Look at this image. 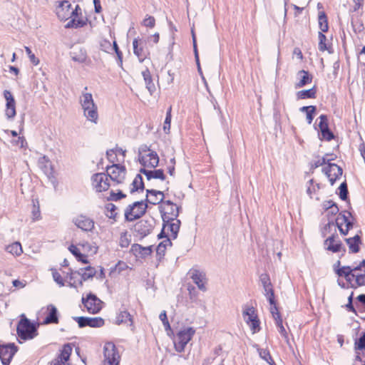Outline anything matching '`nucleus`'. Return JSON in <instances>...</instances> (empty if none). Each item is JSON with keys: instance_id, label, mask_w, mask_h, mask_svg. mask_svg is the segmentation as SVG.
Segmentation results:
<instances>
[{"instance_id": "obj_11", "label": "nucleus", "mask_w": 365, "mask_h": 365, "mask_svg": "<svg viewBox=\"0 0 365 365\" xmlns=\"http://www.w3.org/2000/svg\"><path fill=\"white\" fill-rule=\"evenodd\" d=\"M163 222H169L170 220H175L179 215V207L170 200L163 202L162 206Z\"/></svg>"}, {"instance_id": "obj_5", "label": "nucleus", "mask_w": 365, "mask_h": 365, "mask_svg": "<svg viewBox=\"0 0 365 365\" xmlns=\"http://www.w3.org/2000/svg\"><path fill=\"white\" fill-rule=\"evenodd\" d=\"M17 326V334L23 340L31 339L36 336V327L24 315Z\"/></svg>"}, {"instance_id": "obj_24", "label": "nucleus", "mask_w": 365, "mask_h": 365, "mask_svg": "<svg viewBox=\"0 0 365 365\" xmlns=\"http://www.w3.org/2000/svg\"><path fill=\"white\" fill-rule=\"evenodd\" d=\"M297 78L298 81L295 83L296 88L304 87L312 81V76L305 70L298 71L297 73Z\"/></svg>"}, {"instance_id": "obj_15", "label": "nucleus", "mask_w": 365, "mask_h": 365, "mask_svg": "<svg viewBox=\"0 0 365 365\" xmlns=\"http://www.w3.org/2000/svg\"><path fill=\"white\" fill-rule=\"evenodd\" d=\"M17 351L14 344L0 345V359L4 365H9L14 355Z\"/></svg>"}, {"instance_id": "obj_60", "label": "nucleus", "mask_w": 365, "mask_h": 365, "mask_svg": "<svg viewBox=\"0 0 365 365\" xmlns=\"http://www.w3.org/2000/svg\"><path fill=\"white\" fill-rule=\"evenodd\" d=\"M316 111V106H311V108L308 112L306 113L307 114V121L309 124H311L312 123V120L314 119V114Z\"/></svg>"}, {"instance_id": "obj_61", "label": "nucleus", "mask_w": 365, "mask_h": 365, "mask_svg": "<svg viewBox=\"0 0 365 365\" xmlns=\"http://www.w3.org/2000/svg\"><path fill=\"white\" fill-rule=\"evenodd\" d=\"M259 279L262 284V287H267L268 285H270V284H272L269 277L267 274H262L259 277Z\"/></svg>"}, {"instance_id": "obj_22", "label": "nucleus", "mask_w": 365, "mask_h": 365, "mask_svg": "<svg viewBox=\"0 0 365 365\" xmlns=\"http://www.w3.org/2000/svg\"><path fill=\"white\" fill-rule=\"evenodd\" d=\"M180 221L175 218V220H170L169 222H164L163 229L161 233L158 235L159 238L163 237V235L165 230L170 232V237L175 239L180 230Z\"/></svg>"}, {"instance_id": "obj_46", "label": "nucleus", "mask_w": 365, "mask_h": 365, "mask_svg": "<svg viewBox=\"0 0 365 365\" xmlns=\"http://www.w3.org/2000/svg\"><path fill=\"white\" fill-rule=\"evenodd\" d=\"M86 24V22L81 19H76L75 18L70 20L66 25V28H79Z\"/></svg>"}, {"instance_id": "obj_33", "label": "nucleus", "mask_w": 365, "mask_h": 365, "mask_svg": "<svg viewBox=\"0 0 365 365\" xmlns=\"http://www.w3.org/2000/svg\"><path fill=\"white\" fill-rule=\"evenodd\" d=\"M142 76L145 81L146 88H148L150 94H152L155 90V86L153 82L150 71L148 68H145L144 71H142Z\"/></svg>"}, {"instance_id": "obj_58", "label": "nucleus", "mask_w": 365, "mask_h": 365, "mask_svg": "<svg viewBox=\"0 0 365 365\" xmlns=\"http://www.w3.org/2000/svg\"><path fill=\"white\" fill-rule=\"evenodd\" d=\"M124 197H125V195L119 190L118 192H111L109 198L111 200L117 201Z\"/></svg>"}, {"instance_id": "obj_64", "label": "nucleus", "mask_w": 365, "mask_h": 365, "mask_svg": "<svg viewBox=\"0 0 365 365\" xmlns=\"http://www.w3.org/2000/svg\"><path fill=\"white\" fill-rule=\"evenodd\" d=\"M309 182L311 184V185L308 187L307 192L310 196V197H312V194L316 192L317 189H319V187L318 185L316 186L312 185L313 180H310Z\"/></svg>"}, {"instance_id": "obj_45", "label": "nucleus", "mask_w": 365, "mask_h": 365, "mask_svg": "<svg viewBox=\"0 0 365 365\" xmlns=\"http://www.w3.org/2000/svg\"><path fill=\"white\" fill-rule=\"evenodd\" d=\"M100 47L104 52L110 53L113 49V43H111L110 41L107 39H102L100 41Z\"/></svg>"}, {"instance_id": "obj_40", "label": "nucleus", "mask_w": 365, "mask_h": 365, "mask_svg": "<svg viewBox=\"0 0 365 365\" xmlns=\"http://www.w3.org/2000/svg\"><path fill=\"white\" fill-rule=\"evenodd\" d=\"M6 250L13 255L19 256L23 250L19 242H16L6 247Z\"/></svg>"}, {"instance_id": "obj_37", "label": "nucleus", "mask_w": 365, "mask_h": 365, "mask_svg": "<svg viewBox=\"0 0 365 365\" xmlns=\"http://www.w3.org/2000/svg\"><path fill=\"white\" fill-rule=\"evenodd\" d=\"M171 245L172 242L170 241V238L167 237L165 240L159 243V245L157 246V255L159 256L160 258L163 257L165 255L167 247Z\"/></svg>"}, {"instance_id": "obj_50", "label": "nucleus", "mask_w": 365, "mask_h": 365, "mask_svg": "<svg viewBox=\"0 0 365 365\" xmlns=\"http://www.w3.org/2000/svg\"><path fill=\"white\" fill-rule=\"evenodd\" d=\"M339 197L341 200H345L347 199L348 189L347 185L345 182H342L339 187Z\"/></svg>"}, {"instance_id": "obj_18", "label": "nucleus", "mask_w": 365, "mask_h": 365, "mask_svg": "<svg viewBox=\"0 0 365 365\" xmlns=\"http://www.w3.org/2000/svg\"><path fill=\"white\" fill-rule=\"evenodd\" d=\"M319 128L321 132V139L330 141L334 138L333 133L329 130L328 125V118L326 115H321L319 117Z\"/></svg>"}, {"instance_id": "obj_20", "label": "nucleus", "mask_w": 365, "mask_h": 365, "mask_svg": "<svg viewBox=\"0 0 365 365\" xmlns=\"http://www.w3.org/2000/svg\"><path fill=\"white\" fill-rule=\"evenodd\" d=\"M73 222L83 231H91L94 227V222L86 215H78L73 219Z\"/></svg>"}, {"instance_id": "obj_28", "label": "nucleus", "mask_w": 365, "mask_h": 365, "mask_svg": "<svg viewBox=\"0 0 365 365\" xmlns=\"http://www.w3.org/2000/svg\"><path fill=\"white\" fill-rule=\"evenodd\" d=\"M140 173L144 174L148 180L151 179H160L164 180L165 179V175L162 169L150 170L145 168H141Z\"/></svg>"}, {"instance_id": "obj_51", "label": "nucleus", "mask_w": 365, "mask_h": 365, "mask_svg": "<svg viewBox=\"0 0 365 365\" xmlns=\"http://www.w3.org/2000/svg\"><path fill=\"white\" fill-rule=\"evenodd\" d=\"M78 245L82 248L83 252H91L92 253L97 252V247L91 245L88 242L79 243Z\"/></svg>"}, {"instance_id": "obj_8", "label": "nucleus", "mask_w": 365, "mask_h": 365, "mask_svg": "<svg viewBox=\"0 0 365 365\" xmlns=\"http://www.w3.org/2000/svg\"><path fill=\"white\" fill-rule=\"evenodd\" d=\"M147 204L143 201L135 202L125 210V217L128 221H133L143 216L146 211Z\"/></svg>"}, {"instance_id": "obj_7", "label": "nucleus", "mask_w": 365, "mask_h": 365, "mask_svg": "<svg viewBox=\"0 0 365 365\" xmlns=\"http://www.w3.org/2000/svg\"><path fill=\"white\" fill-rule=\"evenodd\" d=\"M78 11H81L78 5L73 9L68 1H63L56 7V14L60 20L66 21L73 16H77Z\"/></svg>"}, {"instance_id": "obj_31", "label": "nucleus", "mask_w": 365, "mask_h": 365, "mask_svg": "<svg viewBox=\"0 0 365 365\" xmlns=\"http://www.w3.org/2000/svg\"><path fill=\"white\" fill-rule=\"evenodd\" d=\"M345 241L351 252L356 253L359 251V245L361 243L359 235H356L353 237L346 238Z\"/></svg>"}, {"instance_id": "obj_16", "label": "nucleus", "mask_w": 365, "mask_h": 365, "mask_svg": "<svg viewBox=\"0 0 365 365\" xmlns=\"http://www.w3.org/2000/svg\"><path fill=\"white\" fill-rule=\"evenodd\" d=\"M353 269H356L354 271L355 275V282L351 284L352 288L357 287L365 286V259L362 260L357 265H351Z\"/></svg>"}, {"instance_id": "obj_34", "label": "nucleus", "mask_w": 365, "mask_h": 365, "mask_svg": "<svg viewBox=\"0 0 365 365\" xmlns=\"http://www.w3.org/2000/svg\"><path fill=\"white\" fill-rule=\"evenodd\" d=\"M317 93V88L315 86L308 90L299 91L297 93L298 99L315 98Z\"/></svg>"}, {"instance_id": "obj_44", "label": "nucleus", "mask_w": 365, "mask_h": 365, "mask_svg": "<svg viewBox=\"0 0 365 365\" xmlns=\"http://www.w3.org/2000/svg\"><path fill=\"white\" fill-rule=\"evenodd\" d=\"M171 110L172 108L170 107L166 113V117L163 124V130L165 133H169L170 130V123H171Z\"/></svg>"}, {"instance_id": "obj_30", "label": "nucleus", "mask_w": 365, "mask_h": 365, "mask_svg": "<svg viewBox=\"0 0 365 365\" xmlns=\"http://www.w3.org/2000/svg\"><path fill=\"white\" fill-rule=\"evenodd\" d=\"M132 251L137 256L145 257L152 253L151 247H142L140 245L135 244L132 246Z\"/></svg>"}, {"instance_id": "obj_21", "label": "nucleus", "mask_w": 365, "mask_h": 365, "mask_svg": "<svg viewBox=\"0 0 365 365\" xmlns=\"http://www.w3.org/2000/svg\"><path fill=\"white\" fill-rule=\"evenodd\" d=\"M4 96L6 101L5 114L8 119H12L16 115L15 100L9 91H4Z\"/></svg>"}, {"instance_id": "obj_35", "label": "nucleus", "mask_w": 365, "mask_h": 365, "mask_svg": "<svg viewBox=\"0 0 365 365\" xmlns=\"http://www.w3.org/2000/svg\"><path fill=\"white\" fill-rule=\"evenodd\" d=\"M130 322V326H133L132 317L128 312L126 310L120 311L116 317V323L118 324L122 323Z\"/></svg>"}, {"instance_id": "obj_32", "label": "nucleus", "mask_w": 365, "mask_h": 365, "mask_svg": "<svg viewBox=\"0 0 365 365\" xmlns=\"http://www.w3.org/2000/svg\"><path fill=\"white\" fill-rule=\"evenodd\" d=\"M144 183L143 182V178L140 174L136 175L133 180L129 184V190L130 193H133L139 190H143Z\"/></svg>"}, {"instance_id": "obj_9", "label": "nucleus", "mask_w": 365, "mask_h": 365, "mask_svg": "<svg viewBox=\"0 0 365 365\" xmlns=\"http://www.w3.org/2000/svg\"><path fill=\"white\" fill-rule=\"evenodd\" d=\"M242 316L253 334L259 331V321L253 307H245L242 312Z\"/></svg>"}, {"instance_id": "obj_55", "label": "nucleus", "mask_w": 365, "mask_h": 365, "mask_svg": "<svg viewBox=\"0 0 365 365\" xmlns=\"http://www.w3.org/2000/svg\"><path fill=\"white\" fill-rule=\"evenodd\" d=\"M113 51H115V53L117 55L118 59V64L121 66L122 64H123V53L120 51V49H119V48H118L115 41H113Z\"/></svg>"}, {"instance_id": "obj_25", "label": "nucleus", "mask_w": 365, "mask_h": 365, "mask_svg": "<svg viewBox=\"0 0 365 365\" xmlns=\"http://www.w3.org/2000/svg\"><path fill=\"white\" fill-rule=\"evenodd\" d=\"M191 278L193 282L197 286L199 289L202 291L206 290L205 283H206V277L205 274L199 270H194L192 272Z\"/></svg>"}, {"instance_id": "obj_2", "label": "nucleus", "mask_w": 365, "mask_h": 365, "mask_svg": "<svg viewBox=\"0 0 365 365\" xmlns=\"http://www.w3.org/2000/svg\"><path fill=\"white\" fill-rule=\"evenodd\" d=\"M138 159L140 163L144 167L154 168L159 163V157L157 153L146 145H143L139 148Z\"/></svg>"}, {"instance_id": "obj_10", "label": "nucleus", "mask_w": 365, "mask_h": 365, "mask_svg": "<svg viewBox=\"0 0 365 365\" xmlns=\"http://www.w3.org/2000/svg\"><path fill=\"white\" fill-rule=\"evenodd\" d=\"M82 303L90 314H97L102 309V302L93 294H88L86 297L82 298Z\"/></svg>"}, {"instance_id": "obj_42", "label": "nucleus", "mask_w": 365, "mask_h": 365, "mask_svg": "<svg viewBox=\"0 0 365 365\" xmlns=\"http://www.w3.org/2000/svg\"><path fill=\"white\" fill-rule=\"evenodd\" d=\"M71 57L74 61H77L79 63H83L86 60V53L82 49H80L78 52L73 51L71 53Z\"/></svg>"}, {"instance_id": "obj_63", "label": "nucleus", "mask_w": 365, "mask_h": 365, "mask_svg": "<svg viewBox=\"0 0 365 365\" xmlns=\"http://www.w3.org/2000/svg\"><path fill=\"white\" fill-rule=\"evenodd\" d=\"M41 217V212H40V209H39V206H36L34 203V207H33V210H32V218L34 220H39Z\"/></svg>"}, {"instance_id": "obj_43", "label": "nucleus", "mask_w": 365, "mask_h": 365, "mask_svg": "<svg viewBox=\"0 0 365 365\" xmlns=\"http://www.w3.org/2000/svg\"><path fill=\"white\" fill-rule=\"evenodd\" d=\"M323 33L324 32H319V50L320 51H328L330 53L331 51L326 43L327 37Z\"/></svg>"}, {"instance_id": "obj_12", "label": "nucleus", "mask_w": 365, "mask_h": 365, "mask_svg": "<svg viewBox=\"0 0 365 365\" xmlns=\"http://www.w3.org/2000/svg\"><path fill=\"white\" fill-rule=\"evenodd\" d=\"M93 185L97 192L108 190L111 185L108 175L105 173H96L92 177Z\"/></svg>"}, {"instance_id": "obj_48", "label": "nucleus", "mask_w": 365, "mask_h": 365, "mask_svg": "<svg viewBox=\"0 0 365 365\" xmlns=\"http://www.w3.org/2000/svg\"><path fill=\"white\" fill-rule=\"evenodd\" d=\"M107 158L109 160V162L112 163L113 164H116V162H120V160H119L117 158V153L115 151L114 149H110L109 150H107L106 152Z\"/></svg>"}, {"instance_id": "obj_1", "label": "nucleus", "mask_w": 365, "mask_h": 365, "mask_svg": "<svg viewBox=\"0 0 365 365\" xmlns=\"http://www.w3.org/2000/svg\"><path fill=\"white\" fill-rule=\"evenodd\" d=\"M87 89L88 88L85 87L79 96V103L86 120L97 124L98 122V106L94 102L92 93L86 92Z\"/></svg>"}, {"instance_id": "obj_29", "label": "nucleus", "mask_w": 365, "mask_h": 365, "mask_svg": "<svg viewBox=\"0 0 365 365\" xmlns=\"http://www.w3.org/2000/svg\"><path fill=\"white\" fill-rule=\"evenodd\" d=\"M327 249L333 252H339L341 250V242L337 240L334 235L328 237L324 242Z\"/></svg>"}, {"instance_id": "obj_52", "label": "nucleus", "mask_w": 365, "mask_h": 365, "mask_svg": "<svg viewBox=\"0 0 365 365\" xmlns=\"http://www.w3.org/2000/svg\"><path fill=\"white\" fill-rule=\"evenodd\" d=\"M259 354L260 357L264 361H266L267 363L271 364L272 362L273 361L268 350L259 349Z\"/></svg>"}, {"instance_id": "obj_4", "label": "nucleus", "mask_w": 365, "mask_h": 365, "mask_svg": "<svg viewBox=\"0 0 365 365\" xmlns=\"http://www.w3.org/2000/svg\"><path fill=\"white\" fill-rule=\"evenodd\" d=\"M106 175L113 185L123 184L125 180L126 169L120 164H113L106 167Z\"/></svg>"}, {"instance_id": "obj_27", "label": "nucleus", "mask_w": 365, "mask_h": 365, "mask_svg": "<svg viewBox=\"0 0 365 365\" xmlns=\"http://www.w3.org/2000/svg\"><path fill=\"white\" fill-rule=\"evenodd\" d=\"M48 314L43 321V324H57L58 322V310L53 304L47 306Z\"/></svg>"}, {"instance_id": "obj_3", "label": "nucleus", "mask_w": 365, "mask_h": 365, "mask_svg": "<svg viewBox=\"0 0 365 365\" xmlns=\"http://www.w3.org/2000/svg\"><path fill=\"white\" fill-rule=\"evenodd\" d=\"M120 355L113 342H106L103 346V359L101 365H119Z\"/></svg>"}, {"instance_id": "obj_54", "label": "nucleus", "mask_w": 365, "mask_h": 365, "mask_svg": "<svg viewBox=\"0 0 365 365\" xmlns=\"http://www.w3.org/2000/svg\"><path fill=\"white\" fill-rule=\"evenodd\" d=\"M143 25L146 27L153 28L155 25V18L151 16H147L143 21Z\"/></svg>"}, {"instance_id": "obj_59", "label": "nucleus", "mask_w": 365, "mask_h": 365, "mask_svg": "<svg viewBox=\"0 0 365 365\" xmlns=\"http://www.w3.org/2000/svg\"><path fill=\"white\" fill-rule=\"evenodd\" d=\"M52 275H53V280L57 283L61 287L63 286L64 285V282H63V280L60 274V273L58 272H57L56 270H53L52 272Z\"/></svg>"}, {"instance_id": "obj_57", "label": "nucleus", "mask_w": 365, "mask_h": 365, "mask_svg": "<svg viewBox=\"0 0 365 365\" xmlns=\"http://www.w3.org/2000/svg\"><path fill=\"white\" fill-rule=\"evenodd\" d=\"M324 206L326 209H331L332 213H336L339 211L336 205L331 200L324 202Z\"/></svg>"}, {"instance_id": "obj_39", "label": "nucleus", "mask_w": 365, "mask_h": 365, "mask_svg": "<svg viewBox=\"0 0 365 365\" xmlns=\"http://www.w3.org/2000/svg\"><path fill=\"white\" fill-rule=\"evenodd\" d=\"M319 27L321 30L320 32H327L328 31V21L327 17L324 11H320L318 16Z\"/></svg>"}, {"instance_id": "obj_41", "label": "nucleus", "mask_w": 365, "mask_h": 365, "mask_svg": "<svg viewBox=\"0 0 365 365\" xmlns=\"http://www.w3.org/2000/svg\"><path fill=\"white\" fill-rule=\"evenodd\" d=\"M349 221V217L345 215H339L336 219V224L340 231V232L346 235V232H344V225H346V223Z\"/></svg>"}, {"instance_id": "obj_13", "label": "nucleus", "mask_w": 365, "mask_h": 365, "mask_svg": "<svg viewBox=\"0 0 365 365\" xmlns=\"http://www.w3.org/2000/svg\"><path fill=\"white\" fill-rule=\"evenodd\" d=\"M73 319L78 324L79 327H85L88 326L93 328H99L104 325L105 321L103 318L97 317H75Z\"/></svg>"}, {"instance_id": "obj_6", "label": "nucleus", "mask_w": 365, "mask_h": 365, "mask_svg": "<svg viewBox=\"0 0 365 365\" xmlns=\"http://www.w3.org/2000/svg\"><path fill=\"white\" fill-rule=\"evenodd\" d=\"M195 330L192 327L185 328L178 332L174 340V347L176 351L182 352L186 345L192 339Z\"/></svg>"}, {"instance_id": "obj_17", "label": "nucleus", "mask_w": 365, "mask_h": 365, "mask_svg": "<svg viewBox=\"0 0 365 365\" xmlns=\"http://www.w3.org/2000/svg\"><path fill=\"white\" fill-rule=\"evenodd\" d=\"M323 172L327 176L331 185H334L335 181L341 176L342 169L335 163H328V165L323 168Z\"/></svg>"}, {"instance_id": "obj_26", "label": "nucleus", "mask_w": 365, "mask_h": 365, "mask_svg": "<svg viewBox=\"0 0 365 365\" xmlns=\"http://www.w3.org/2000/svg\"><path fill=\"white\" fill-rule=\"evenodd\" d=\"M354 270L356 269H353L352 266H344L337 269L336 272L339 277H344L346 280L351 284V282L355 280Z\"/></svg>"}, {"instance_id": "obj_53", "label": "nucleus", "mask_w": 365, "mask_h": 365, "mask_svg": "<svg viewBox=\"0 0 365 365\" xmlns=\"http://www.w3.org/2000/svg\"><path fill=\"white\" fill-rule=\"evenodd\" d=\"M275 323H276L277 327L279 329V332L280 333V334L285 339H287V333L285 328L284 327V326L282 324V318L278 317V319H277V321L275 322Z\"/></svg>"}, {"instance_id": "obj_19", "label": "nucleus", "mask_w": 365, "mask_h": 365, "mask_svg": "<svg viewBox=\"0 0 365 365\" xmlns=\"http://www.w3.org/2000/svg\"><path fill=\"white\" fill-rule=\"evenodd\" d=\"M72 352V347L70 344H65L60 355L53 359L51 365H70L68 361Z\"/></svg>"}, {"instance_id": "obj_23", "label": "nucleus", "mask_w": 365, "mask_h": 365, "mask_svg": "<svg viewBox=\"0 0 365 365\" xmlns=\"http://www.w3.org/2000/svg\"><path fill=\"white\" fill-rule=\"evenodd\" d=\"M146 201L153 205H157L163 201L164 194L155 190H147Z\"/></svg>"}, {"instance_id": "obj_56", "label": "nucleus", "mask_w": 365, "mask_h": 365, "mask_svg": "<svg viewBox=\"0 0 365 365\" xmlns=\"http://www.w3.org/2000/svg\"><path fill=\"white\" fill-rule=\"evenodd\" d=\"M159 318L162 321L164 327H165V329L166 330L168 329H170V324H169V322L168 320V318H167V315H166V312L165 311H163L160 316H159Z\"/></svg>"}, {"instance_id": "obj_49", "label": "nucleus", "mask_w": 365, "mask_h": 365, "mask_svg": "<svg viewBox=\"0 0 365 365\" xmlns=\"http://www.w3.org/2000/svg\"><path fill=\"white\" fill-rule=\"evenodd\" d=\"M26 54L30 60V61L34 65L37 66L39 63V60L36 57L35 54L32 53L31 50L29 47H24Z\"/></svg>"}, {"instance_id": "obj_47", "label": "nucleus", "mask_w": 365, "mask_h": 365, "mask_svg": "<svg viewBox=\"0 0 365 365\" xmlns=\"http://www.w3.org/2000/svg\"><path fill=\"white\" fill-rule=\"evenodd\" d=\"M329 155H326V156H324L322 158H318L317 160H314L313 163L312 164V168H317L319 166H322L323 165L326 164L327 162H329L330 160H332L333 158H327V156Z\"/></svg>"}, {"instance_id": "obj_38", "label": "nucleus", "mask_w": 365, "mask_h": 365, "mask_svg": "<svg viewBox=\"0 0 365 365\" xmlns=\"http://www.w3.org/2000/svg\"><path fill=\"white\" fill-rule=\"evenodd\" d=\"M81 279L79 282V284L82 286L83 281H86L90 278H92L96 274V270L92 267H87L85 269H81Z\"/></svg>"}, {"instance_id": "obj_36", "label": "nucleus", "mask_w": 365, "mask_h": 365, "mask_svg": "<svg viewBox=\"0 0 365 365\" xmlns=\"http://www.w3.org/2000/svg\"><path fill=\"white\" fill-rule=\"evenodd\" d=\"M68 250L76 257V259L78 261H80V262H83L84 264H88V261L87 260L86 256L83 255L81 252V250L79 249V247H78L76 245H71L68 247Z\"/></svg>"}, {"instance_id": "obj_62", "label": "nucleus", "mask_w": 365, "mask_h": 365, "mask_svg": "<svg viewBox=\"0 0 365 365\" xmlns=\"http://www.w3.org/2000/svg\"><path fill=\"white\" fill-rule=\"evenodd\" d=\"M356 348L360 350H365V333L355 343Z\"/></svg>"}, {"instance_id": "obj_14", "label": "nucleus", "mask_w": 365, "mask_h": 365, "mask_svg": "<svg viewBox=\"0 0 365 365\" xmlns=\"http://www.w3.org/2000/svg\"><path fill=\"white\" fill-rule=\"evenodd\" d=\"M145 46L146 41L143 38H137L133 41V53L140 63L143 62L149 53Z\"/></svg>"}]
</instances>
